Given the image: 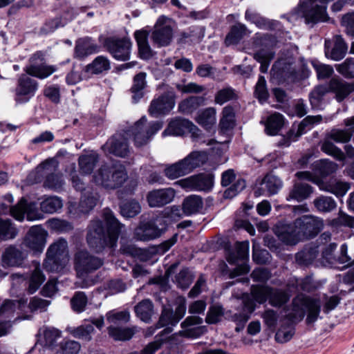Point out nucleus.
Segmentation results:
<instances>
[{"label":"nucleus","mask_w":354,"mask_h":354,"mask_svg":"<svg viewBox=\"0 0 354 354\" xmlns=\"http://www.w3.org/2000/svg\"><path fill=\"white\" fill-rule=\"evenodd\" d=\"M236 98L235 91L231 87H226L219 90L214 97L216 104L222 105L225 102Z\"/></svg>","instance_id":"obj_63"},{"label":"nucleus","mask_w":354,"mask_h":354,"mask_svg":"<svg viewBox=\"0 0 354 354\" xmlns=\"http://www.w3.org/2000/svg\"><path fill=\"white\" fill-rule=\"evenodd\" d=\"M318 253L319 250L317 246L306 247L297 253L296 261L300 265L307 266L317 258Z\"/></svg>","instance_id":"obj_44"},{"label":"nucleus","mask_w":354,"mask_h":354,"mask_svg":"<svg viewBox=\"0 0 354 354\" xmlns=\"http://www.w3.org/2000/svg\"><path fill=\"white\" fill-rule=\"evenodd\" d=\"M72 19V17L69 18L62 17H56L52 19H47L44 25L39 30V35H46L53 32L56 29L59 27L64 26L68 21Z\"/></svg>","instance_id":"obj_39"},{"label":"nucleus","mask_w":354,"mask_h":354,"mask_svg":"<svg viewBox=\"0 0 354 354\" xmlns=\"http://www.w3.org/2000/svg\"><path fill=\"white\" fill-rule=\"evenodd\" d=\"M261 185L264 186L269 195H274L283 187V181L272 174L266 175L262 180Z\"/></svg>","instance_id":"obj_46"},{"label":"nucleus","mask_w":354,"mask_h":354,"mask_svg":"<svg viewBox=\"0 0 354 354\" xmlns=\"http://www.w3.org/2000/svg\"><path fill=\"white\" fill-rule=\"evenodd\" d=\"M274 53L270 50H260L254 54V59L261 64V73L268 71L270 62L273 59Z\"/></svg>","instance_id":"obj_57"},{"label":"nucleus","mask_w":354,"mask_h":354,"mask_svg":"<svg viewBox=\"0 0 354 354\" xmlns=\"http://www.w3.org/2000/svg\"><path fill=\"white\" fill-rule=\"evenodd\" d=\"M57 167V164L55 160H47L37 166L36 169L29 174L28 179L32 183H35L39 181L41 177L46 176L44 186L58 191L62 188L64 181L61 174L54 173Z\"/></svg>","instance_id":"obj_5"},{"label":"nucleus","mask_w":354,"mask_h":354,"mask_svg":"<svg viewBox=\"0 0 354 354\" xmlns=\"http://www.w3.org/2000/svg\"><path fill=\"white\" fill-rule=\"evenodd\" d=\"M102 216L106 224V230L100 219L91 221L88 226L86 241L96 252H100L106 247H114L124 226L109 208L103 209Z\"/></svg>","instance_id":"obj_1"},{"label":"nucleus","mask_w":354,"mask_h":354,"mask_svg":"<svg viewBox=\"0 0 354 354\" xmlns=\"http://www.w3.org/2000/svg\"><path fill=\"white\" fill-rule=\"evenodd\" d=\"M319 187L320 189L332 193L337 197H342L350 189V184L346 182L333 179L328 182L320 183Z\"/></svg>","instance_id":"obj_30"},{"label":"nucleus","mask_w":354,"mask_h":354,"mask_svg":"<svg viewBox=\"0 0 354 354\" xmlns=\"http://www.w3.org/2000/svg\"><path fill=\"white\" fill-rule=\"evenodd\" d=\"M250 292L257 303L261 304L268 300L269 304L274 307L282 306L290 299V295L286 290L268 286L253 285L251 286Z\"/></svg>","instance_id":"obj_7"},{"label":"nucleus","mask_w":354,"mask_h":354,"mask_svg":"<svg viewBox=\"0 0 354 354\" xmlns=\"http://www.w3.org/2000/svg\"><path fill=\"white\" fill-rule=\"evenodd\" d=\"M314 204L316 208L319 212H328L333 210L337 203L335 200L330 196H322L314 201Z\"/></svg>","instance_id":"obj_60"},{"label":"nucleus","mask_w":354,"mask_h":354,"mask_svg":"<svg viewBox=\"0 0 354 354\" xmlns=\"http://www.w3.org/2000/svg\"><path fill=\"white\" fill-rule=\"evenodd\" d=\"M176 183L188 192H209L214 186V176L201 173L181 179Z\"/></svg>","instance_id":"obj_12"},{"label":"nucleus","mask_w":354,"mask_h":354,"mask_svg":"<svg viewBox=\"0 0 354 354\" xmlns=\"http://www.w3.org/2000/svg\"><path fill=\"white\" fill-rule=\"evenodd\" d=\"M18 234V230L10 220L0 218V241L14 239Z\"/></svg>","instance_id":"obj_52"},{"label":"nucleus","mask_w":354,"mask_h":354,"mask_svg":"<svg viewBox=\"0 0 354 354\" xmlns=\"http://www.w3.org/2000/svg\"><path fill=\"white\" fill-rule=\"evenodd\" d=\"M108 333L115 340L125 341L133 337L134 330L129 328L110 326L108 328Z\"/></svg>","instance_id":"obj_56"},{"label":"nucleus","mask_w":354,"mask_h":354,"mask_svg":"<svg viewBox=\"0 0 354 354\" xmlns=\"http://www.w3.org/2000/svg\"><path fill=\"white\" fill-rule=\"evenodd\" d=\"M203 319L198 316H188L182 323V330L179 332L182 336L187 337H198L203 333V328L200 325Z\"/></svg>","instance_id":"obj_26"},{"label":"nucleus","mask_w":354,"mask_h":354,"mask_svg":"<svg viewBox=\"0 0 354 354\" xmlns=\"http://www.w3.org/2000/svg\"><path fill=\"white\" fill-rule=\"evenodd\" d=\"M166 221L160 216L147 222L141 223L135 229L134 237L138 241H149L161 236L167 230Z\"/></svg>","instance_id":"obj_8"},{"label":"nucleus","mask_w":354,"mask_h":354,"mask_svg":"<svg viewBox=\"0 0 354 354\" xmlns=\"http://www.w3.org/2000/svg\"><path fill=\"white\" fill-rule=\"evenodd\" d=\"M94 327L92 324H83L71 331V335L84 341H90L94 333Z\"/></svg>","instance_id":"obj_58"},{"label":"nucleus","mask_w":354,"mask_h":354,"mask_svg":"<svg viewBox=\"0 0 354 354\" xmlns=\"http://www.w3.org/2000/svg\"><path fill=\"white\" fill-rule=\"evenodd\" d=\"M24 259L22 252L12 246L8 248L3 254V263L8 266H19Z\"/></svg>","instance_id":"obj_37"},{"label":"nucleus","mask_w":354,"mask_h":354,"mask_svg":"<svg viewBox=\"0 0 354 354\" xmlns=\"http://www.w3.org/2000/svg\"><path fill=\"white\" fill-rule=\"evenodd\" d=\"M103 260L90 254L85 250L77 251L74 256V266L79 277H84L99 269L103 265Z\"/></svg>","instance_id":"obj_11"},{"label":"nucleus","mask_w":354,"mask_h":354,"mask_svg":"<svg viewBox=\"0 0 354 354\" xmlns=\"http://www.w3.org/2000/svg\"><path fill=\"white\" fill-rule=\"evenodd\" d=\"M321 149L327 155L334 157L337 160L342 161L345 159V154L344 152L332 142V140L327 138L323 141Z\"/></svg>","instance_id":"obj_48"},{"label":"nucleus","mask_w":354,"mask_h":354,"mask_svg":"<svg viewBox=\"0 0 354 354\" xmlns=\"http://www.w3.org/2000/svg\"><path fill=\"white\" fill-rule=\"evenodd\" d=\"M236 125L235 113L232 106H225L221 112V117L218 124L219 131L221 133H226L232 130Z\"/></svg>","instance_id":"obj_31"},{"label":"nucleus","mask_w":354,"mask_h":354,"mask_svg":"<svg viewBox=\"0 0 354 354\" xmlns=\"http://www.w3.org/2000/svg\"><path fill=\"white\" fill-rule=\"evenodd\" d=\"M323 221L312 215L297 218L292 223H279L275 227V234L287 245H295L299 241L315 237L323 228Z\"/></svg>","instance_id":"obj_2"},{"label":"nucleus","mask_w":354,"mask_h":354,"mask_svg":"<svg viewBox=\"0 0 354 354\" xmlns=\"http://www.w3.org/2000/svg\"><path fill=\"white\" fill-rule=\"evenodd\" d=\"M161 215L162 217H160V218H162L165 221L167 218L172 222H176L182 218L185 214L183 207L180 208L179 206L172 205L164 209L161 212Z\"/></svg>","instance_id":"obj_61"},{"label":"nucleus","mask_w":354,"mask_h":354,"mask_svg":"<svg viewBox=\"0 0 354 354\" xmlns=\"http://www.w3.org/2000/svg\"><path fill=\"white\" fill-rule=\"evenodd\" d=\"M312 192V187L308 184L295 183L286 199L287 201L293 199L300 202L308 198Z\"/></svg>","instance_id":"obj_36"},{"label":"nucleus","mask_w":354,"mask_h":354,"mask_svg":"<svg viewBox=\"0 0 354 354\" xmlns=\"http://www.w3.org/2000/svg\"><path fill=\"white\" fill-rule=\"evenodd\" d=\"M188 130L194 137H198L201 130L192 122L187 119L177 118L171 120L167 128L163 131L162 136H181Z\"/></svg>","instance_id":"obj_21"},{"label":"nucleus","mask_w":354,"mask_h":354,"mask_svg":"<svg viewBox=\"0 0 354 354\" xmlns=\"http://www.w3.org/2000/svg\"><path fill=\"white\" fill-rule=\"evenodd\" d=\"M81 346L74 340H66L61 342L53 354H78Z\"/></svg>","instance_id":"obj_53"},{"label":"nucleus","mask_w":354,"mask_h":354,"mask_svg":"<svg viewBox=\"0 0 354 354\" xmlns=\"http://www.w3.org/2000/svg\"><path fill=\"white\" fill-rule=\"evenodd\" d=\"M102 149L105 152L121 158H124L129 153L127 140L120 134L114 135L103 145Z\"/></svg>","instance_id":"obj_24"},{"label":"nucleus","mask_w":354,"mask_h":354,"mask_svg":"<svg viewBox=\"0 0 354 354\" xmlns=\"http://www.w3.org/2000/svg\"><path fill=\"white\" fill-rule=\"evenodd\" d=\"M37 87V81L28 75L22 74L17 80L15 88V101L19 104L28 102L35 95Z\"/></svg>","instance_id":"obj_18"},{"label":"nucleus","mask_w":354,"mask_h":354,"mask_svg":"<svg viewBox=\"0 0 354 354\" xmlns=\"http://www.w3.org/2000/svg\"><path fill=\"white\" fill-rule=\"evenodd\" d=\"M68 261V243L65 239H59L48 248L44 266L48 272H59Z\"/></svg>","instance_id":"obj_6"},{"label":"nucleus","mask_w":354,"mask_h":354,"mask_svg":"<svg viewBox=\"0 0 354 354\" xmlns=\"http://www.w3.org/2000/svg\"><path fill=\"white\" fill-rule=\"evenodd\" d=\"M345 124L347 129H333L327 133V138L337 143L349 142L354 133V117L346 119Z\"/></svg>","instance_id":"obj_27"},{"label":"nucleus","mask_w":354,"mask_h":354,"mask_svg":"<svg viewBox=\"0 0 354 354\" xmlns=\"http://www.w3.org/2000/svg\"><path fill=\"white\" fill-rule=\"evenodd\" d=\"M134 310L140 320L149 323L154 313L153 302L149 299H143L135 306Z\"/></svg>","instance_id":"obj_34"},{"label":"nucleus","mask_w":354,"mask_h":354,"mask_svg":"<svg viewBox=\"0 0 354 354\" xmlns=\"http://www.w3.org/2000/svg\"><path fill=\"white\" fill-rule=\"evenodd\" d=\"M121 214L126 218H133L141 212V205L136 200L131 199L120 204Z\"/></svg>","instance_id":"obj_50"},{"label":"nucleus","mask_w":354,"mask_h":354,"mask_svg":"<svg viewBox=\"0 0 354 354\" xmlns=\"http://www.w3.org/2000/svg\"><path fill=\"white\" fill-rule=\"evenodd\" d=\"M44 54L37 51L32 55L29 59V64L26 66L24 71L28 75L39 79H45L57 71L55 66L47 65L44 63Z\"/></svg>","instance_id":"obj_14"},{"label":"nucleus","mask_w":354,"mask_h":354,"mask_svg":"<svg viewBox=\"0 0 354 354\" xmlns=\"http://www.w3.org/2000/svg\"><path fill=\"white\" fill-rule=\"evenodd\" d=\"M63 207L62 199L58 196H50L44 199L40 204L42 212L53 214L58 212Z\"/></svg>","instance_id":"obj_49"},{"label":"nucleus","mask_w":354,"mask_h":354,"mask_svg":"<svg viewBox=\"0 0 354 354\" xmlns=\"http://www.w3.org/2000/svg\"><path fill=\"white\" fill-rule=\"evenodd\" d=\"M196 122L205 130L211 131L215 128L216 123V110L214 107H208L200 111L195 118Z\"/></svg>","instance_id":"obj_29"},{"label":"nucleus","mask_w":354,"mask_h":354,"mask_svg":"<svg viewBox=\"0 0 354 354\" xmlns=\"http://www.w3.org/2000/svg\"><path fill=\"white\" fill-rule=\"evenodd\" d=\"M322 119L321 115L307 116L298 125L296 132L294 129H290L286 136L283 137L281 140L279 142V145L283 147L290 146L291 142L296 141L299 136L306 132V127L309 125L320 122Z\"/></svg>","instance_id":"obj_23"},{"label":"nucleus","mask_w":354,"mask_h":354,"mask_svg":"<svg viewBox=\"0 0 354 354\" xmlns=\"http://www.w3.org/2000/svg\"><path fill=\"white\" fill-rule=\"evenodd\" d=\"M338 165L328 159H323L317 162L315 165L316 172L322 177H326L338 169Z\"/></svg>","instance_id":"obj_45"},{"label":"nucleus","mask_w":354,"mask_h":354,"mask_svg":"<svg viewBox=\"0 0 354 354\" xmlns=\"http://www.w3.org/2000/svg\"><path fill=\"white\" fill-rule=\"evenodd\" d=\"M104 45L116 60L127 61L130 59L132 44L129 38L108 37Z\"/></svg>","instance_id":"obj_13"},{"label":"nucleus","mask_w":354,"mask_h":354,"mask_svg":"<svg viewBox=\"0 0 354 354\" xmlns=\"http://www.w3.org/2000/svg\"><path fill=\"white\" fill-rule=\"evenodd\" d=\"M111 68L109 59L102 55L97 56L93 61L86 66V72L91 74H100Z\"/></svg>","instance_id":"obj_40"},{"label":"nucleus","mask_w":354,"mask_h":354,"mask_svg":"<svg viewBox=\"0 0 354 354\" xmlns=\"http://www.w3.org/2000/svg\"><path fill=\"white\" fill-rule=\"evenodd\" d=\"M176 196V190L172 187L155 189L147 194V201L150 207H162L171 203Z\"/></svg>","instance_id":"obj_20"},{"label":"nucleus","mask_w":354,"mask_h":354,"mask_svg":"<svg viewBox=\"0 0 354 354\" xmlns=\"http://www.w3.org/2000/svg\"><path fill=\"white\" fill-rule=\"evenodd\" d=\"M47 232L41 225L32 226L24 237V245L34 252L43 251L46 242Z\"/></svg>","instance_id":"obj_19"},{"label":"nucleus","mask_w":354,"mask_h":354,"mask_svg":"<svg viewBox=\"0 0 354 354\" xmlns=\"http://www.w3.org/2000/svg\"><path fill=\"white\" fill-rule=\"evenodd\" d=\"M98 161L99 156L95 152H91L80 156L78 163L80 171L85 174H91Z\"/></svg>","instance_id":"obj_38"},{"label":"nucleus","mask_w":354,"mask_h":354,"mask_svg":"<svg viewBox=\"0 0 354 354\" xmlns=\"http://www.w3.org/2000/svg\"><path fill=\"white\" fill-rule=\"evenodd\" d=\"M283 123V116L279 113H274L268 118L265 131L268 135L275 136L282 128Z\"/></svg>","instance_id":"obj_43"},{"label":"nucleus","mask_w":354,"mask_h":354,"mask_svg":"<svg viewBox=\"0 0 354 354\" xmlns=\"http://www.w3.org/2000/svg\"><path fill=\"white\" fill-rule=\"evenodd\" d=\"M249 242H238L236 244V254L230 253L227 260L230 263H235L238 259H246L248 258Z\"/></svg>","instance_id":"obj_51"},{"label":"nucleus","mask_w":354,"mask_h":354,"mask_svg":"<svg viewBox=\"0 0 354 354\" xmlns=\"http://www.w3.org/2000/svg\"><path fill=\"white\" fill-rule=\"evenodd\" d=\"M182 207L185 216H189L198 214L203 207V198L195 194L188 196L183 200Z\"/></svg>","instance_id":"obj_32"},{"label":"nucleus","mask_w":354,"mask_h":354,"mask_svg":"<svg viewBox=\"0 0 354 354\" xmlns=\"http://www.w3.org/2000/svg\"><path fill=\"white\" fill-rule=\"evenodd\" d=\"M337 71L346 78L354 77V59L347 58L344 62L335 66Z\"/></svg>","instance_id":"obj_64"},{"label":"nucleus","mask_w":354,"mask_h":354,"mask_svg":"<svg viewBox=\"0 0 354 354\" xmlns=\"http://www.w3.org/2000/svg\"><path fill=\"white\" fill-rule=\"evenodd\" d=\"M208 159L207 153L205 151H194L185 158L178 162L165 165V176L169 180H175L186 176L195 169L203 165Z\"/></svg>","instance_id":"obj_4"},{"label":"nucleus","mask_w":354,"mask_h":354,"mask_svg":"<svg viewBox=\"0 0 354 354\" xmlns=\"http://www.w3.org/2000/svg\"><path fill=\"white\" fill-rule=\"evenodd\" d=\"M176 319V317L172 310L164 308L157 324L158 328L168 326L165 330H167L169 333L171 331V328L169 326H174L178 324L174 323Z\"/></svg>","instance_id":"obj_55"},{"label":"nucleus","mask_w":354,"mask_h":354,"mask_svg":"<svg viewBox=\"0 0 354 354\" xmlns=\"http://www.w3.org/2000/svg\"><path fill=\"white\" fill-rule=\"evenodd\" d=\"M224 315L225 310L221 305H212L207 310L205 322L208 324H216L222 320Z\"/></svg>","instance_id":"obj_54"},{"label":"nucleus","mask_w":354,"mask_h":354,"mask_svg":"<svg viewBox=\"0 0 354 354\" xmlns=\"http://www.w3.org/2000/svg\"><path fill=\"white\" fill-rule=\"evenodd\" d=\"M45 280V277L38 266L33 270L29 280L28 291L30 294L35 293Z\"/></svg>","instance_id":"obj_59"},{"label":"nucleus","mask_w":354,"mask_h":354,"mask_svg":"<svg viewBox=\"0 0 354 354\" xmlns=\"http://www.w3.org/2000/svg\"><path fill=\"white\" fill-rule=\"evenodd\" d=\"M176 95L172 91H168L153 99L149 105L148 111L150 115L158 116L168 114L175 106Z\"/></svg>","instance_id":"obj_16"},{"label":"nucleus","mask_w":354,"mask_h":354,"mask_svg":"<svg viewBox=\"0 0 354 354\" xmlns=\"http://www.w3.org/2000/svg\"><path fill=\"white\" fill-rule=\"evenodd\" d=\"M146 76V73L140 72L133 77V83L131 91L133 93L132 99L135 103L138 102L143 96L142 91L147 84Z\"/></svg>","instance_id":"obj_42"},{"label":"nucleus","mask_w":354,"mask_h":354,"mask_svg":"<svg viewBox=\"0 0 354 354\" xmlns=\"http://www.w3.org/2000/svg\"><path fill=\"white\" fill-rule=\"evenodd\" d=\"M96 184L106 189L121 187L128 179L125 167L120 162L102 165L93 176Z\"/></svg>","instance_id":"obj_3"},{"label":"nucleus","mask_w":354,"mask_h":354,"mask_svg":"<svg viewBox=\"0 0 354 354\" xmlns=\"http://www.w3.org/2000/svg\"><path fill=\"white\" fill-rule=\"evenodd\" d=\"M62 337V331L53 327H47L43 330L41 342L44 347L53 352L58 346L57 342Z\"/></svg>","instance_id":"obj_33"},{"label":"nucleus","mask_w":354,"mask_h":354,"mask_svg":"<svg viewBox=\"0 0 354 354\" xmlns=\"http://www.w3.org/2000/svg\"><path fill=\"white\" fill-rule=\"evenodd\" d=\"M35 209L34 205H27L26 201L22 198L16 205L12 207L6 204H1L0 215L10 212L11 215L18 221H23L25 214L28 221L39 220L41 218V214L35 212Z\"/></svg>","instance_id":"obj_15"},{"label":"nucleus","mask_w":354,"mask_h":354,"mask_svg":"<svg viewBox=\"0 0 354 354\" xmlns=\"http://www.w3.org/2000/svg\"><path fill=\"white\" fill-rule=\"evenodd\" d=\"M245 17L246 20L251 21L260 28H270V22L254 10L248 9Z\"/></svg>","instance_id":"obj_62"},{"label":"nucleus","mask_w":354,"mask_h":354,"mask_svg":"<svg viewBox=\"0 0 354 354\" xmlns=\"http://www.w3.org/2000/svg\"><path fill=\"white\" fill-rule=\"evenodd\" d=\"M247 32L246 26L242 24H237L233 26L226 36L225 44L228 46L237 44L247 34Z\"/></svg>","instance_id":"obj_47"},{"label":"nucleus","mask_w":354,"mask_h":354,"mask_svg":"<svg viewBox=\"0 0 354 354\" xmlns=\"http://www.w3.org/2000/svg\"><path fill=\"white\" fill-rule=\"evenodd\" d=\"M292 306L293 310L299 313L300 319L304 317V310L308 311L306 322L308 324L317 320L321 311V304L318 299L303 295L296 297L292 301Z\"/></svg>","instance_id":"obj_10"},{"label":"nucleus","mask_w":354,"mask_h":354,"mask_svg":"<svg viewBox=\"0 0 354 354\" xmlns=\"http://www.w3.org/2000/svg\"><path fill=\"white\" fill-rule=\"evenodd\" d=\"M348 51V46L341 35H337L333 40L325 41V55L334 61L342 59Z\"/></svg>","instance_id":"obj_22"},{"label":"nucleus","mask_w":354,"mask_h":354,"mask_svg":"<svg viewBox=\"0 0 354 354\" xmlns=\"http://www.w3.org/2000/svg\"><path fill=\"white\" fill-rule=\"evenodd\" d=\"M328 88L331 92L335 94V99L338 102H342L354 91V83H348L340 79L333 78L329 82Z\"/></svg>","instance_id":"obj_28"},{"label":"nucleus","mask_w":354,"mask_h":354,"mask_svg":"<svg viewBox=\"0 0 354 354\" xmlns=\"http://www.w3.org/2000/svg\"><path fill=\"white\" fill-rule=\"evenodd\" d=\"M100 198L97 192H86L81 197L77 207L78 212L80 213H87L91 210L96 205Z\"/></svg>","instance_id":"obj_41"},{"label":"nucleus","mask_w":354,"mask_h":354,"mask_svg":"<svg viewBox=\"0 0 354 354\" xmlns=\"http://www.w3.org/2000/svg\"><path fill=\"white\" fill-rule=\"evenodd\" d=\"M100 49V46L91 37L80 38L75 42L74 57L82 59L90 55L98 53Z\"/></svg>","instance_id":"obj_25"},{"label":"nucleus","mask_w":354,"mask_h":354,"mask_svg":"<svg viewBox=\"0 0 354 354\" xmlns=\"http://www.w3.org/2000/svg\"><path fill=\"white\" fill-rule=\"evenodd\" d=\"M205 98L201 96H191L182 100L178 106V111L183 114H191L203 105Z\"/></svg>","instance_id":"obj_35"},{"label":"nucleus","mask_w":354,"mask_h":354,"mask_svg":"<svg viewBox=\"0 0 354 354\" xmlns=\"http://www.w3.org/2000/svg\"><path fill=\"white\" fill-rule=\"evenodd\" d=\"M147 121L145 116L142 117L130 130L137 147L147 144L151 137L162 127V124L160 122H153L147 124Z\"/></svg>","instance_id":"obj_9"},{"label":"nucleus","mask_w":354,"mask_h":354,"mask_svg":"<svg viewBox=\"0 0 354 354\" xmlns=\"http://www.w3.org/2000/svg\"><path fill=\"white\" fill-rule=\"evenodd\" d=\"M173 38V29L169 24V18L160 16L151 34V39L158 46H168Z\"/></svg>","instance_id":"obj_17"}]
</instances>
